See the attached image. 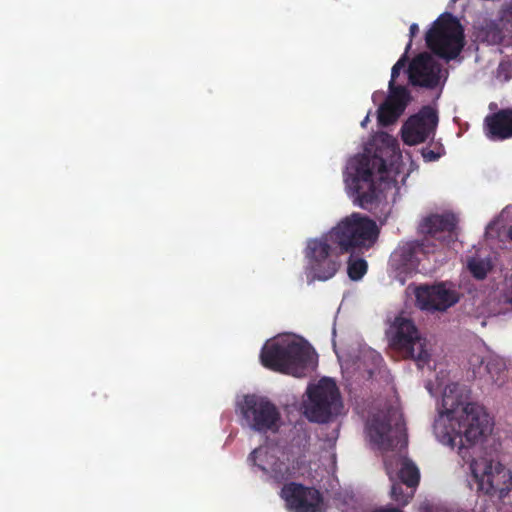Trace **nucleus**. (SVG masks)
I'll return each mask as SVG.
<instances>
[{"instance_id":"1","label":"nucleus","mask_w":512,"mask_h":512,"mask_svg":"<svg viewBox=\"0 0 512 512\" xmlns=\"http://www.w3.org/2000/svg\"><path fill=\"white\" fill-rule=\"evenodd\" d=\"M458 385L445 388L442 397L441 419L435 430L441 441L450 447H458V454L470 464L477 483V491L490 497L503 499L512 489V473L500 462L486 458L474 459L470 450L490 429L489 415L483 406L462 400L457 393Z\"/></svg>"},{"instance_id":"2","label":"nucleus","mask_w":512,"mask_h":512,"mask_svg":"<svg viewBox=\"0 0 512 512\" xmlns=\"http://www.w3.org/2000/svg\"><path fill=\"white\" fill-rule=\"evenodd\" d=\"M386 171V161L378 153L359 154L349 160L345 171V183L354 204L368 209L377 201L379 191L374 174L377 172L382 175Z\"/></svg>"},{"instance_id":"3","label":"nucleus","mask_w":512,"mask_h":512,"mask_svg":"<svg viewBox=\"0 0 512 512\" xmlns=\"http://www.w3.org/2000/svg\"><path fill=\"white\" fill-rule=\"evenodd\" d=\"M260 360L273 371L302 377L311 363V348L287 335L268 340L261 349Z\"/></svg>"},{"instance_id":"4","label":"nucleus","mask_w":512,"mask_h":512,"mask_svg":"<svg viewBox=\"0 0 512 512\" xmlns=\"http://www.w3.org/2000/svg\"><path fill=\"white\" fill-rule=\"evenodd\" d=\"M376 222L358 212L342 218L327 233L323 234L340 254L363 253L376 243L379 237Z\"/></svg>"},{"instance_id":"5","label":"nucleus","mask_w":512,"mask_h":512,"mask_svg":"<svg viewBox=\"0 0 512 512\" xmlns=\"http://www.w3.org/2000/svg\"><path fill=\"white\" fill-rule=\"evenodd\" d=\"M425 40L435 55L447 61L453 60L464 47V29L456 17L446 12L433 23Z\"/></svg>"},{"instance_id":"6","label":"nucleus","mask_w":512,"mask_h":512,"mask_svg":"<svg viewBox=\"0 0 512 512\" xmlns=\"http://www.w3.org/2000/svg\"><path fill=\"white\" fill-rule=\"evenodd\" d=\"M308 399L304 403V415L310 422L327 423L342 408L341 396L336 383L322 378L307 388Z\"/></svg>"},{"instance_id":"7","label":"nucleus","mask_w":512,"mask_h":512,"mask_svg":"<svg viewBox=\"0 0 512 512\" xmlns=\"http://www.w3.org/2000/svg\"><path fill=\"white\" fill-rule=\"evenodd\" d=\"M386 337L389 346L405 359L414 360L419 368L428 364L430 353L427 349V340L414 322H390Z\"/></svg>"},{"instance_id":"8","label":"nucleus","mask_w":512,"mask_h":512,"mask_svg":"<svg viewBox=\"0 0 512 512\" xmlns=\"http://www.w3.org/2000/svg\"><path fill=\"white\" fill-rule=\"evenodd\" d=\"M305 255L308 260L306 273L310 282L331 279L341 265V254L324 235L308 241Z\"/></svg>"},{"instance_id":"9","label":"nucleus","mask_w":512,"mask_h":512,"mask_svg":"<svg viewBox=\"0 0 512 512\" xmlns=\"http://www.w3.org/2000/svg\"><path fill=\"white\" fill-rule=\"evenodd\" d=\"M366 429L370 441L384 451L396 448L405 435L404 421L394 409L373 415Z\"/></svg>"},{"instance_id":"10","label":"nucleus","mask_w":512,"mask_h":512,"mask_svg":"<svg viewBox=\"0 0 512 512\" xmlns=\"http://www.w3.org/2000/svg\"><path fill=\"white\" fill-rule=\"evenodd\" d=\"M246 425L256 432L276 430L280 413L275 404L265 397L246 395L240 406Z\"/></svg>"},{"instance_id":"11","label":"nucleus","mask_w":512,"mask_h":512,"mask_svg":"<svg viewBox=\"0 0 512 512\" xmlns=\"http://www.w3.org/2000/svg\"><path fill=\"white\" fill-rule=\"evenodd\" d=\"M418 307L426 311H446L455 305L460 294L450 282L422 285L415 290Z\"/></svg>"},{"instance_id":"12","label":"nucleus","mask_w":512,"mask_h":512,"mask_svg":"<svg viewBox=\"0 0 512 512\" xmlns=\"http://www.w3.org/2000/svg\"><path fill=\"white\" fill-rule=\"evenodd\" d=\"M438 120V114L434 108L422 107L418 113L411 115L403 124L401 128L403 142L413 146L434 137Z\"/></svg>"},{"instance_id":"13","label":"nucleus","mask_w":512,"mask_h":512,"mask_svg":"<svg viewBox=\"0 0 512 512\" xmlns=\"http://www.w3.org/2000/svg\"><path fill=\"white\" fill-rule=\"evenodd\" d=\"M280 496L294 512H320L323 504L319 490L295 482L284 484Z\"/></svg>"},{"instance_id":"14","label":"nucleus","mask_w":512,"mask_h":512,"mask_svg":"<svg viewBox=\"0 0 512 512\" xmlns=\"http://www.w3.org/2000/svg\"><path fill=\"white\" fill-rule=\"evenodd\" d=\"M441 65L427 52L417 55L409 65V81L413 86L434 89L439 84Z\"/></svg>"},{"instance_id":"15","label":"nucleus","mask_w":512,"mask_h":512,"mask_svg":"<svg viewBox=\"0 0 512 512\" xmlns=\"http://www.w3.org/2000/svg\"><path fill=\"white\" fill-rule=\"evenodd\" d=\"M248 461L269 475L277 484H282L292 476L289 465L279 460L267 447L255 448L249 455Z\"/></svg>"},{"instance_id":"16","label":"nucleus","mask_w":512,"mask_h":512,"mask_svg":"<svg viewBox=\"0 0 512 512\" xmlns=\"http://www.w3.org/2000/svg\"><path fill=\"white\" fill-rule=\"evenodd\" d=\"M411 99V93L407 88H398L396 91L389 90L387 98L377 111L379 125L387 127L394 124L404 113Z\"/></svg>"},{"instance_id":"17","label":"nucleus","mask_w":512,"mask_h":512,"mask_svg":"<svg viewBox=\"0 0 512 512\" xmlns=\"http://www.w3.org/2000/svg\"><path fill=\"white\" fill-rule=\"evenodd\" d=\"M488 135L493 140L512 138V108L501 109L485 118Z\"/></svg>"},{"instance_id":"18","label":"nucleus","mask_w":512,"mask_h":512,"mask_svg":"<svg viewBox=\"0 0 512 512\" xmlns=\"http://www.w3.org/2000/svg\"><path fill=\"white\" fill-rule=\"evenodd\" d=\"M456 227V219L452 214H435L424 219L421 230L433 238L440 232H452Z\"/></svg>"},{"instance_id":"19","label":"nucleus","mask_w":512,"mask_h":512,"mask_svg":"<svg viewBox=\"0 0 512 512\" xmlns=\"http://www.w3.org/2000/svg\"><path fill=\"white\" fill-rule=\"evenodd\" d=\"M395 479L405 484L407 489L415 490L419 484L420 473L417 466L409 459H404Z\"/></svg>"},{"instance_id":"20","label":"nucleus","mask_w":512,"mask_h":512,"mask_svg":"<svg viewBox=\"0 0 512 512\" xmlns=\"http://www.w3.org/2000/svg\"><path fill=\"white\" fill-rule=\"evenodd\" d=\"M492 268L493 264L490 258L471 257L467 261V269L477 280H484Z\"/></svg>"},{"instance_id":"21","label":"nucleus","mask_w":512,"mask_h":512,"mask_svg":"<svg viewBox=\"0 0 512 512\" xmlns=\"http://www.w3.org/2000/svg\"><path fill=\"white\" fill-rule=\"evenodd\" d=\"M389 475V479L392 483L391 485V498L397 502L399 505H406L409 503L410 499L414 495L413 489H407V487L404 489L403 486H405L404 483L398 481L395 479L394 475L390 471H387Z\"/></svg>"},{"instance_id":"22","label":"nucleus","mask_w":512,"mask_h":512,"mask_svg":"<svg viewBox=\"0 0 512 512\" xmlns=\"http://www.w3.org/2000/svg\"><path fill=\"white\" fill-rule=\"evenodd\" d=\"M355 336L354 328L348 322H334L332 329V342L336 346L337 343L345 345Z\"/></svg>"},{"instance_id":"23","label":"nucleus","mask_w":512,"mask_h":512,"mask_svg":"<svg viewBox=\"0 0 512 512\" xmlns=\"http://www.w3.org/2000/svg\"><path fill=\"white\" fill-rule=\"evenodd\" d=\"M486 370L490 375L492 382L498 387H501L506 382L507 372L505 365L501 360L490 359L486 363Z\"/></svg>"},{"instance_id":"24","label":"nucleus","mask_w":512,"mask_h":512,"mask_svg":"<svg viewBox=\"0 0 512 512\" xmlns=\"http://www.w3.org/2000/svg\"><path fill=\"white\" fill-rule=\"evenodd\" d=\"M368 269L367 261L363 258L349 259L347 273L351 280L358 281L363 278Z\"/></svg>"},{"instance_id":"25","label":"nucleus","mask_w":512,"mask_h":512,"mask_svg":"<svg viewBox=\"0 0 512 512\" xmlns=\"http://www.w3.org/2000/svg\"><path fill=\"white\" fill-rule=\"evenodd\" d=\"M411 48V41L406 46L405 53L399 58V60L394 64L391 70V79L389 81L388 89L389 90H395L398 88H406L402 85H396V78L399 76L401 70L406 66V63L408 61L407 52Z\"/></svg>"},{"instance_id":"26","label":"nucleus","mask_w":512,"mask_h":512,"mask_svg":"<svg viewBox=\"0 0 512 512\" xmlns=\"http://www.w3.org/2000/svg\"><path fill=\"white\" fill-rule=\"evenodd\" d=\"M421 155H422L424 161L434 162L442 157V149L440 148V152L438 150L434 151V150H432L431 145L429 144L428 146L423 147L421 149Z\"/></svg>"},{"instance_id":"27","label":"nucleus","mask_w":512,"mask_h":512,"mask_svg":"<svg viewBox=\"0 0 512 512\" xmlns=\"http://www.w3.org/2000/svg\"><path fill=\"white\" fill-rule=\"evenodd\" d=\"M399 254H400L402 262L411 263V264L414 262L415 251H414V247L412 245L407 244V245L403 246L400 249Z\"/></svg>"},{"instance_id":"28","label":"nucleus","mask_w":512,"mask_h":512,"mask_svg":"<svg viewBox=\"0 0 512 512\" xmlns=\"http://www.w3.org/2000/svg\"><path fill=\"white\" fill-rule=\"evenodd\" d=\"M503 18L512 23V2L503 9Z\"/></svg>"},{"instance_id":"29","label":"nucleus","mask_w":512,"mask_h":512,"mask_svg":"<svg viewBox=\"0 0 512 512\" xmlns=\"http://www.w3.org/2000/svg\"><path fill=\"white\" fill-rule=\"evenodd\" d=\"M430 145H431L432 150H434V151H437V150H438V151L440 152V148H441V149H442V156H443V155H445V148H444V146L442 145V143H441V142H439V141H433V140H432V141L430 142Z\"/></svg>"},{"instance_id":"30","label":"nucleus","mask_w":512,"mask_h":512,"mask_svg":"<svg viewBox=\"0 0 512 512\" xmlns=\"http://www.w3.org/2000/svg\"><path fill=\"white\" fill-rule=\"evenodd\" d=\"M409 32H410V37L413 38L414 36H416V34L419 32V27L416 23H413L411 26H410V29H409ZM410 41L412 42V39H410Z\"/></svg>"},{"instance_id":"31","label":"nucleus","mask_w":512,"mask_h":512,"mask_svg":"<svg viewBox=\"0 0 512 512\" xmlns=\"http://www.w3.org/2000/svg\"><path fill=\"white\" fill-rule=\"evenodd\" d=\"M375 512H402V511L398 508H389V509H380Z\"/></svg>"},{"instance_id":"32","label":"nucleus","mask_w":512,"mask_h":512,"mask_svg":"<svg viewBox=\"0 0 512 512\" xmlns=\"http://www.w3.org/2000/svg\"><path fill=\"white\" fill-rule=\"evenodd\" d=\"M507 237L512 242V226L508 228Z\"/></svg>"},{"instance_id":"33","label":"nucleus","mask_w":512,"mask_h":512,"mask_svg":"<svg viewBox=\"0 0 512 512\" xmlns=\"http://www.w3.org/2000/svg\"><path fill=\"white\" fill-rule=\"evenodd\" d=\"M368 121H369V115H367V116L364 118V120L361 122V125H362L363 127H365V126L367 125Z\"/></svg>"},{"instance_id":"34","label":"nucleus","mask_w":512,"mask_h":512,"mask_svg":"<svg viewBox=\"0 0 512 512\" xmlns=\"http://www.w3.org/2000/svg\"><path fill=\"white\" fill-rule=\"evenodd\" d=\"M394 320L400 321V320H407V319L402 316H397V317H395Z\"/></svg>"},{"instance_id":"35","label":"nucleus","mask_w":512,"mask_h":512,"mask_svg":"<svg viewBox=\"0 0 512 512\" xmlns=\"http://www.w3.org/2000/svg\"><path fill=\"white\" fill-rule=\"evenodd\" d=\"M458 512H474L473 510H460Z\"/></svg>"},{"instance_id":"36","label":"nucleus","mask_w":512,"mask_h":512,"mask_svg":"<svg viewBox=\"0 0 512 512\" xmlns=\"http://www.w3.org/2000/svg\"><path fill=\"white\" fill-rule=\"evenodd\" d=\"M377 359H379L380 361L382 360V357L378 354L377 355Z\"/></svg>"},{"instance_id":"37","label":"nucleus","mask_w":512,"mask_h":512,"mask_svg":"<svg viewBox=\"0 0 512 512\" xmlns=\"http://www.w3.org/2000/svg\"><path fill=\"white\" fill-rule=\"evenodd\" d=\"M487 322L486 321H483L482 322V326H486Z\"/></svg>"}]
</instances>
